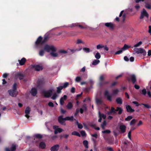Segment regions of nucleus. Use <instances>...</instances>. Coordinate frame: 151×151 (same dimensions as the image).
Wrapping results in <instances>:
<instances>
[{"mask_svg": "<svg viewBox=\"0 0 151 151\" xmlns=\"http://www.w3.org/2000/svg\"><path fill=\"white\" fill-rule=\"evenodd\" d=\"M44 50L47 52H49L50 50H51L52 52L50 53V54L53 57H56L58 56L57 53L53 52L56 51V49L53 46L46 45L44 46Z\"/></svg>", "mask_w": 151, "mask_h": 151, "instance_id": "nucleus-1", "label": "nucleus"}, {"mask_svg": "<svg viewBox=\"0 0 151 151\" xmlns=\"http://www.w3.org/2000/svg\"><path fill=\"white\" fill-rule=\"evenodd\" d=\"M63 116L61 115L59 116L58 117V122L61 124L65 125V121L66 120H69L73 121V116L70 117L67 116L65 118H63Z\"/></svg>", "mask_w": 151, "mask_h": 151, "instance_id": "nucleus-2", "label": "nucleus"}, {"mask_svg": "<svg viewBox=\"0 0 151 151\" xmlns=\"http://www.w3.org/2000/svg\"><path fill=\"white\" fill-rule=\"evenodd\" d=\"M123 109L120 107H117L116 109L113 107H111V111L114 114H116V111H118V114L120 115L123 112Z\"/></svg>", "mask_w": 151, "mask_h": 151, "instance_id": "nucleus-3", "label": "nucleus"}, {"mask_svg": "<svg viewBox=\"0 0 151 151\" xmlns=\"http://www.w3.org/2000/svg\"><path fill=\"white\" fill-rule=\"evenodd\" d=\"M127 79L129 81H131L133 84H135L137 81L136 76L134 74L130 75Z\"/></svg>", "mask_w": 151, "mask_h": 151, "instance_id": "nucleus-4", "label": "nucleus"}, {"mask_svg": "<svg viewBox=\"0 0 151 151\" xmlns=\"http://www.w3.org/2000/svg\"><path fill=\"white\" fill-rule=\"evenodd\" d=\"M45 97L46 98H49L51 97L52 94V91L49 90L47 91H45L42 93Z\"/></svg>", "mask_w": 151, "mask_h": 151, "instance_id": "nucleus-5", "label": "nucleus"}, {"mask_svg": "<svg viewBox=\"0 0 151 151\" xmlns=\"http://www.w3.org/2000/svg\"><path fill=\"white\" fill-rule=\"evenodd\" d=\"M24 77V75L20 72H17L15 73V78L16 79L19 78L20 80L23 79Z\"/></svg>", "mask_w": 151, "mask_h": 151, "instance_id": "nucleus-6", "label": "nucleus"}, {"mask_svg": "<svg viewBox=\"0 0 151 151\" xmlns=\"http://www.w3.org/2000/svg\"><path fill=\"white\" fill-rule=\"evenodd\" d=\"M135 51H136L137 53L138 54L139 53L142 54L144 56L146 55L147 53L145 50L142 48H137Z\"/></svg>", "mask_w": 151, "mask_h": 151, "instance_id": "nucleus-7", "label": "nucleus"}, {"mask_svg": "<svg viewBox=\"0 0 151 151\" xmlns=\"http://www.w3.org/2000/svg\"><path fill=\"white\" fill-rule=\"evenodd\" d=\"M145 16L148 18L149 17V15L145 9H143L142 12H141V14L140 19H142Z\"/></svg>", "mask_w": 151, "mask_h": 151, "instance_id": "nucleus-8", "label": "nucleus"}, {"mask_svg": "<svg viewBox=\"0 0 151 151\" xmlns=\"http://www.w3.org/2000/svg\"><path fill=\"white\" fill-rule=\"evenodd\" d=\"M78 26L81 29L87 28V26H83V25L79 24V23H73L70 25V27H73Z\"/></svg>", "mask_w": 151, "mask_h": 151, "instance_id": "nucleus-9", "label": "nucleus"}, {"mask_svg": "<svg viewBox=\"0 0 151 151\" xmlns=\"http://www.w3.org/2000/svg\"><path fill=\"white\" fill-rule=\"evenodd\" d=\"M42 38L41 36H39L35 42V45L37 46L40 45H42L43 43H42Z\"/></svg>", "mask_w": 151, "mask_h": 151, "instance_id": "nucleus-10", "label": "nucleus"}, {"mask_svg": "<svg viewBox=\"0 0 151 151\" xmlns=\"http://www.w3.org/2000/svg\"><path fill=\"white\" fill-rule=\"evenodd\" d=\"M8 92L10 95L12 97H15L18 93V92L17 91H15L12 90H10L8 91Z\"/></svg>", "mask_w": 151, "mask_h": 151, "instance_id": "nucleus-11", "label": "nucleus"}, {"mask_svg": "<svg viewBox=\"0 0 151 151\" xmlns=\"http://www.w3.org/2000/svg\"><path fill=\"white\" fill-rule=\"evenodd\" d=\"M44 83V80L42 79L39 80L37 82V87L40 88L42 86Z\"/></svg>", "mask_w": 151, "mask_h": 151, "instance_id": "nucleus-12", "label": "nucleus"}, {"mask_svg": "<svg viewBox=\"0 0 151 151\" xmlns=\"http://www.w3.org/2000/svg\"><path fill=\"white\" fill-rule=\"evenodd\" d=\"M67 98V96L66 95L63 96V97L60 98V104L62 106L64 104L65 102L64 101L66 100Z\"/></svg>", "mask_w": 151, "mask_h": 151, "instance_id": "nucleus-13", "label": "nucleus"}, {"mask_svg": "<svg viewBox=\"0 0 151 151\" xmlns=\"http://www.w3.org/2000/svg\"><path fill=\"white\" fill-rule=\"evenodd\" d=\"M106 27L109 28L110 29H113L114 27V25L111 22L106 23H105Z\"/></svg>", "mask_w": 151, "mask_h": 151, "instance_id": "nucleus-14", "label": "nucleus"}, {"mask_svg": "<svg viewBox=\"0 0 151 151\" xmlns=\"http://www.w3.org/2000/svg\"><path fill=\"white\" fill-rule=\"evenodd\" d=\"M57 126H53V128L55 129L54 133L55 134H57L58 132L60 133L63 131V129L60 128H56Z\"/></svg>", "mask_w": 151, "mask_h": 151, "instance_id": "nucleus-15", "label": "nucleus"}, {"mask_svg": "<svg viewBox=\"0 0 151 151\" xmlns=\"http://www.w3.org/2000/svg\"><path fill=\"white\" fill-rule=\"evenodd\" d=\"M104 95L107 98V100L111 101L112 100L111 96L109 95V92L107 91H106L104 93Z\"/></svg>", "mask_w": 151, "mask_h": 151, "instance_id": "nucleus-16", "label": "nucleus"}, {"mask_svg": "<svg viewBox=\"0 0 151 151\" xmlns=\"http://www.w3.org/2000/svg\"><path fill=\"white\" fill-rule=\"evenodd\" d=\"M127 111L129 113H132L135 110L132 109L129 105H127L126 106Z\"/></svg>", "mask_w": 151, "mask_h": 151, "instance_id": "nucleus-17", "label": "nucleus"}, {"mask_svg": "<svg viewBox=\"0 0 151 151\" xmlns=\"http://www.w3.org/2000/svg\"><path fill=\"white\" fill-rule=\"evenodd\" d=\"M30 108L29 107H27L25 110V113L26 114L25 116L28 119L29 117V116L28 114L30 113Z\"/></svg>", "mask_w": 151, "mask_h": 151, "instance_id": "nucleus-18", "label": "nucleus"}, {"mask_svg": "<svg viewBox=\"0 0 151 151\" xmlns=\"http://www.w3.org/2000/svg\"><path fill=\"white\" fill-rule=\"evenodd\" d=\"M119 128L122 133H124L126 132V127L125 125H120L119 126Z\"/></svg>", "mask_w": 151, "mask_h": 151, "instance_id": "nucleus-19", "label": "nucleus"}, {"mask_svg": "<svg viewBox=\"0 0 151 151\" xmlns=\"http://www.w3.org/2000/svg\"><path fill=\"white\" fill-rule=\"evenodd\" d=\"M59 147L60 146L58 145H56L51 147L50 150L51 151H58Z\"/></svg>", "mask_w": 151, "mask_h": 151, "instance_id": "nucleus-20", "label": "nucleus"}, {"mask_svg": "<svg viewBox=\"0 0 151 151\" xmlns=\"http://www.w3.org/2000/svg\"><path fill=\"white\" fill-rule=\"evenodd\" d=\"M30 93L33 96H35L37 93L36 89L34 88H32L30 91Z\"/></svg>", "mask_w": 151, "mask_h": 151, "instance_id": "nucleus-21", "label": "nucleus"}, {"mask_svg": "<svg viewBox=\"0 0 151 151\" xmlns=\"http://www.w3.org/2000/svg\"><path fill=\"white\" fill-rule=\"evenodd\" d=\"M16 149V147L15 145H12L10 150L8 148H5V151H15Z\"/></svg>", "mask_w": 151, "mask_h": 151, "instance_id": "nucleus-22", "label": "nucleus"}, {"mask_svg": "<svg viewBox=\"0 0 151 151\" xmlns=\"http://www.w3.org/2000/svg\"><path fill=\"white\" fill-rule=\"evenodd\" d=\"M33 68H35V70L36 71H40L42 70L43 69L42 67L39 65H34Z\"/></svg>", "mask_w": 151, "mask_h": 151, "instance_id": "nucleus-23", "label": "nucleus"}, {"mask_svg": "<svg viewBox=\"0 0 151 151\" xmlns=\"http://www.w3.org/2000/svg\"><path fill=\"white\" fill-rule=\"evenodd\" d=\"M26 59L24 58H22L20 60H18V61L19 62V63L21 65H24L26 62Z\"/></svg>", "mask_w": 151, "mask_h": 151, "instance_id": "nucleus-24", "label": "nucleus"}, {"mask_svg": "<svg viewBox=\"0 0 151 151\" xmlns=\"http://www.w3.org/2000/svg\"><path fill=\"white\" fill-rule=\"evenodd\" d=\"M46 145L45 143L43 142H41L39 144V147L42 149H44L45 148Z\"/></svg>", "mask_w": 151, "mask_h": 151, "instance_id": "nucleus-25", "label": "nucleus"}, {"mask_svg": "<svg viewBox=\"0 0 151 151\" xmlns=\"http://www.w3.org/2000/svg\"><path fill=\"white\" fill-rule=\"evenodd\" d=\"M33 137L34 138V139H35V138L38 139H41L42 138V136L40 134H38L34 135L33 136Z\"/></svg>", "mask_w": 151, "mask_h": 151, "instance_id": "nucleus-26", "label": "nucleus"}, {"mask_svg": "<svg viewBox=\"0 0 151 151\" xmlns=\"http://www.w3.org/2000/svg\"><path fill=\"white\" fill-rule=\"evenodd\" d=\"M98 114L99 117H100L101 118H102L104 119H106V116L105 115H104L103 114L101 113L100 111H99Z\"/></svg>", "mask_w": 151, "mask_h": 151, "instance_id": "nucleus-27", "label": "nucleus"}, {"mask_svg": "<svg viewBox=\"0 0 151 151\" xmlns=\"http://www.w3.org/2000/svg\"><path fill=\"white\" fill-rule=\"evenodd\" d=\"M49 39V37L48 36L45 35L44 36V39L42 40V43H43V44L45 43Z\"/></svg>", "mask_w": 151, "mask_h": 151, "instance_id": "nucleus-28", "label": "nucleus"}, {"mask_svg": "<svg viewBox=\"0 0 151 151\" xmlns=\"http://www.w3.org/2000/svg\"><path fill=\"white\" fill-rule=\"evenodd\" d=\"M73 105L71 102H69L67 104L66 107L68 109H71L73 107Z\"/></svg>", "mask_w": 151, "mask_h": 151, "instance_id": "nucleus-29", "label": "nucleus"}, {"mask_svg": "<svg viewBox=\"0 0 151 151\" xmlns=\"http://www.w3.org/2000/svg\"><path fill=\"white\" fill-rule=\"evenodd\" d=\"M63 88L62 86H58V87L57 88V92L58 93H60L61 92V90Z\"/></svg>", "mask_w": 151, "mask_h": 151, "instance_id": "nucleus-30", "label": "nucleus"}, {"mask_svg": "<svg viewBox=\"0 0 151 151\" xmlns=\"http://www.w3.org/2000/svg\"><path fill=\"white\" fill-rule=\"evenodd\" d=\"M116 101L118 104H122V100L120 97L117 98L116 99Z\"/></svg>", "mask_w": 151, "mask_h": 151, "instance_id": "nucleus-31", "label": "nucleus"}, {"mask_svg": "<svg viewBox=\"0 0 151 151\" xmlns=\"http://www.w3.org/2000/svg\"><path fill=\"white\" fill-rule=\"evenodd\" d=\"M83 144L86 148H88V142L86 140L83 141Z\"/></svg>", "mask_w": 151, "mask_h": 151, "instance_id": "nucleus-32", "label": "nucleus"}, {"mask_svg": "<svg viewBox=\"0 0 151 151\" xmlns=\"http://www.w3.org/2000/svg\"><path fill=\"white\" fill-rule=\"evenodd\" d=\"M71 134L73 135H76L79 137H81V135L77 132L74 131L71 133Z\"/></svg>", "mask_w": 151, "mask_h": 151, "instance_id": "nucleus-33", "label": "nucleus"}, {"mask_svg": "<svg viewBox=\"0 0 151 151\" xmlns=\"http://www.w3.org/2000/svg\"><path fill=\"white\" fill-rule=\"evenodd\" d=\"M96 102L97 104L101 105L103 103V101L101 99L97 98L96 99Z\"/></svg>", "mask_w": 151, "mask_h": 151, "instance_id": "nucleus-34", "label": "nucleus"}, {"mask_svg": "<svg viewBox=\"0 0 151 151\" xmlns=\"http://www.w3.org/2000/svg\"><path fill=\"white\" fill-rule=\"evenodd\" d=\"M106 125V120H104L102 123L101 124V127L103 129H104L105 126Z\"/></svg>", "mask_w": 151, "mask_h": 151, "instance_id": "nucleus-35", "label": "nucleus"}, {"mask_svg": "<svg viewBox=\"0 0 151 151\" xmlns=\"http://www.w3.org/2000/svg\"><path fill=\"white\" fill-rule=\"evenodd\" d=\"M96 49L97 50H99L100 49L103 48V47H104V45L101 44H99L98 45H96Z\"/></svg>", "mask_w": 151, "mask_h": 151, "instance_id": "nucleus-36", "label": "nucleus"}, {"mask_svg": "<svg viewBox=\"0 0 151 151\" xmlns=\"http://www.w3.org/2000/svg\"><path fill=\"white\" fill-rule=\"evenodd\" d=\"M145 7L148 9H151V5L148 3H145Z\"/></svg>", "mask_w": 151, "mask_h": 151, "instance_id": "nucleus-37", "label": "nucleus"}, {"mask_svg": "<svg viewBox=\"0 0 151 151\" xmlns=\"http://www.w3.org/2000/svg\"><path fill=\"white\" fill-rule=\"evenodd\" d=\"M141 93L142 94L144 95V96H145L147 93V91L146 89L145 88H144L143 89L141 92Z\"/></svg>", "mask_w": 151, "mask_h": 151, "instance_id": "nucleus-38", "label": "nucleus"}, {"mask_svg": "<svg viewBox=\"0 0 151 151\" xmlns=\"http://www.w3.org/2000/svg\"><path fill=\"white\" fill-rule=\"evenodd\" d=\"M129 48V46L128 45H127L126 44H125L123 47L122 48V50H126L128 48Z\"/></svg>", "mask_w": 151, "mask_h": 151, "instance_id": "nucleus-39", "label": "nucleus"}, {"mask_svg": "<svg viewBox=\"0 0 151 151\" xmlns=\"http://www.w3.org/2000/svg\"><path fill=\"white\" fill-rule=\"evenodd\" d=\"M45 53L44 51L43 50H40L39 52V55L40 56H42L44 55Z\"/></svg>", "mask_w": 151, "mask_h": 151, "instance_id": "nucleus-40", "label": "nucleus"}, {"mask_svg": "<svg viewBox=\"0 0 151 151\" xmlns=\"http://www.w3.org/2000/svg\"><path fill=\"white\" fill-rule=\"evenodd\" d=\"M100 61L99 60H95L93 61L92 63V65H96Z\"/></svg>", "mask_w": 151, "mask_h": 151, "instance_id": "nucleus-41", "label": "nucleus"}, {"mask_svg": "<svg viewBox=\"0 0 151 151\" xmlns=\"http://www.w3.org/2000/svg\"><path fill=\"white\" fill-rule=\"evenodd\" d=\"M133 118V117L131 116H127L125 119V121H129L131 120Z\"/></svg>", "mask_w": 151, "mask_h": 151, "instance_id": "nucleus-42", "label": "nucleus"}, {"mask_svg": "<svg viewBox=\"0 0 151 151\" xmlns=\"http://www.w3.org/2000/svg\"><path fill=\"white\" fill-rule=\"evenodd\" d=\"M101 55L99 52H97L95 55V57L97 59H99L101 58Z\"/></svg>", "mask_w": 151, "mask_h": 151, "instance_id": "nucleus-43", "label": "nucleus"}, {"mask_svg": "<svg viewBox=\"0 0 151 151\" xmlns=\"http://www.w3.org/2000/svg\"><path fill=\"white\" fill-rule=\"evenodd\" d=\"M136 122V119H133L131 121V122H130V125L131 126L132 125L134 124H135Z\"/></svg>", "mask_w": 151, "mask_h": 151, "instance_id": "nucleus-44", "label": "nucleus"}, {"mask_svg": "<svg viewBox=\"0 0 151 151\" xmlns=\"http://www.w3.org/2000/svg\"><path fill=\"white\" fill-rule=\"evenodd\" d=\"M119 91L118 89H116L113 90V95H115L117 94L119 92Z\"/></svg>", "mask_w": 151, "mask_h": 151, "instance_id": "nucleus-45", "label": "nucleus"}, {"mask_svg": "<svg viewBox=\"0 0 151 151\" xmlns=\"http://www.w3.org/2000/svg\"><path fill=\"white\" fill-rule=\"evenodd\" d=\"M142 44V41H139L137 44L135 45L134 46V47H137L140 46Z\"/></svg>", "mask_w": 151, "mask_h": 151, "instance_id": "nucleus-46", "label": "nucleus"}, {"mask_svg": "<svg viewBox=\"0 0 151 151\" xmlns=\"http://www.w3.org/2000/svg\"><path fill=\"white\" fill-rule=\"evenodd\" d=\"M83 50L86 53H88L90 52V49L88 48L84 47Z\"/></svg>", "mask_w": 151, "mask_h": 151, "instance_id": "nucleus-47", "label": "nucleus"}, {"mask_svg": "<svg viewBox=\"0 0 151 151\" xmlns=\"http://www.w3.org/2000/svg\"><path fill=\"white\" fill-rule=\"evenodd\" d=\"M82 109L85 111H86L87 110V108L86 105V104L83 105L82 106Z\"/></svg>", "mask_w": 151, "mask_h": 151, "instance_id": "nucleus-48", "label": "nucleus"}, {"mask_svg": "<svg viewBox=\"0 0 151 151\" xmlns=\"http://www.w3.org/2000/svg\"><path fill=\"white\" fill-rule=\"evenodd\" d=\"M141 105L144 106L145 108L147 109H150V106L148 104H146L143 103L141 104Z\"/></svg>", "mask_w": 151, "mask_h": 151, "instance_id": "nucleus-49", "label": "nucleus"}, {"mask_svg": "<svg viewBox=\"0 0 151 151\" xmlns=\"http://www.w3.org/2000/svg\"><path fill=\"white\" fill-rule=\"evenodd\" d=\"M81 80V78L80 76H77L75 79V81L77 82H79Z\"/></svg>", "mask_w": 151, "mask_h": 151, "instance_id": "nucleus-50", "label": "nucleus"}, {"mask_svg": "<svg viewBox=\"0 0 151 151\" xmlns=\"http://www.w3.org/2000/svg\"><path fill=\"white\" fill-rule=\"evenodd\" d=\"M69 85V83L67 82H66L64 83L63 85L62 86L63 88H67Z\"/></svg>", "mask_w": 151, "mask_h": 151, "instance_id": "nucleus-51", "label": "nucleus"}, {"mask_svg": "<svg viewBox=\"0 0 151 151\" xmlns=\"http://www.w3.org/2000/svg\"><path fill=\"white\" fill-rule=\"evenodd\" d=\"M80 132L82 136L84 137L86 136V134L84 131L82 130Z\"/></svg>", "mask_w": 151, "mask_h": 151, "instance_id": "nucleus-52", "label": "nucleus"}, {"mask_svg": "<svg viewBox=\"0 0 151 151\" xmlns=\"http://www.w3.org/2000/svg\"><path fill=\"white\" fill-rule=\"evenodd\" d=\"M17 84L16 83H14L13 85V89L12 90L15 91H17Z\"/></svg>", "mask_w": 151, "mask_h": 151, "instance_id": "nucleus-53", "label": "nucleus"}, {"mask_svg": "<svg viewBox=\"0 0 151 151\" xmlns=\"http://www.w3.org/2000/svg\"><path fill=\"white\" fill-rule=\"evenodd\" d=\"M102 132L103 133L109 134L111 133V131L109 130H106L102 131Z\"/></svg>", "mask_w": 151, "mask_h": 151, "instance_id": "nucleus-54", "label": "nucleus"}, {"mask_svg": "<svg viewBox=\"0 0 151 151\" xmlns=\"http://www.w3.org/2000/svg\"><path fill=\"white\" fill-rule=\"evenodd\" d=\"M105 148V150H106L109 151H114L113 148L111 147H107Z\"/></svg>", "mask_w": 151, "mask_h": 151, "instance_id": "nucleus-55", "label": "nucleus"}, {"mask_svg": "<svg viewBox=\"0 0 151 151\" xmlns=\"http://www.w3.org/2000/svg\"><path fill=\"white\" fill-rule=\"evenodd\" d=\"M57 95L56 93L53 94L52 96L51 97V99L53 100H55L57 97Z\"/></svg>", "mask_w": 151, "mask_h": 151, "instance_id": "nucleus-56", "label": "nucleus"}, {"mask_svg": "<svg viewBox=\"0 0 151 151\" xmlns=\"http://www.w3.org/2000/svg\"><path fill=\"white\" fill-rule=\"evenodd\" d=\"M83 43V44H84V42L81 40L80 39H78L77 42L76 44H79L80 43Z\"/></svg>", "mask_w": 151, "mask_h": 151, "instance_id": "nucleus-57", "label": "nucleus"}, {"mask_svg": "<svg viewBox=\"0 0 151 151\" xmlns=\"http://www.w3.org/2000/svg\"><path fill=\"white\" fill-rule=\"evenodd\" d=\"M108 81H104L101 82L100 83V85L101 86L103 85L104 84H106L108 83Z\"/></svg>", "mask_w": 151, "mask_h": 151, "instance_id": "nucleus-58", "label": "nucleus"}, {"mask_svg": "<svg viewBox=\"0 0 151 151\" xmlns=\"http://www.w3.org/2000/svg\"><path fill=\"white\" fill-rule=\"evenodd\" d=\"M132 103L135 105L136 106H138L139 105L138 102L136 101H133L132 102Z\"/></svg>", "mask_w": 151, "mask_h": 151, "instance_id": "nucleus-59", "label": "nucleus"}, {"mask_svg": "<svg viewBox=\"0 0 151 151\" xmlns=\"http://www.w3.org/2000/svg\"><path fill=\"white\" fill-rule=\"evenodd\" d=\"M131 131H129L128 132V137L129 138V139L130 140H131Z\"/></svg>", "mask_w": 151, "mask_h": 151, "instance_id": "nucleus-60", "label": "nucleus"}, {"mask_svg": "<svg viewBox=\"0 0 151 151\" xmlns=\"http://www.w3.org/2000/svg\"><path fill=\"white\" fill-rule=\"evenodd\" d=\"M48 105L49 106L51 107H53L54 106L53 103L52 102H49L48 103Z\"/></svg>", "mask_w": 151, "mask_h": 151, "instance_id": "nucleus-61", "label": "nucleus"}, {"mask_svg": "<svg viewBox=\"0 0 151 151\" xmlns=\"http://www.w3.org/2000/svg\"><path fill=\"white\" fill-rule=\"evenodd\" d=\"M59 52L63 54H65L67 53V52L66 51L63 50H60L59 51Z\"/></svg>", "mask_w": 151, "mask_h": 151, "instance_id": "nucleus-62", "label": "nucleus"}, {"mask_svg": "<svg viewBox=\"0 0 151 151\" xmlns=\"http://www.w3.org/2000/svg\"><path fill=\"white\" fill-rule=\"evenodd\" d=\"M122 51H123V50L122 49L121 50H118V51H117V52H116L115 53V54L116 55L119 54L120 53H121L122 52Z\"/></svg>", "mask_w": 151, "mask_h": 151, "instance_id": "nucleus-63", "label": "nucleus"}, {"mask_svg": "<svg viewBox=\"0 0 151 151\" xmlns=\"http://www.w3.org/2000/svg\"><path fill=\"white\" fill-rule=\"evenodd\" d=\"M91 136L93 137H95L96 138H97L98 137V135L96 133H95L94 134H91Z\"/></svg>", "mask_w": 151, "mask_h": 151, "instance_id": "nucleus-64", "label": "nucleus"}]
</instances>
